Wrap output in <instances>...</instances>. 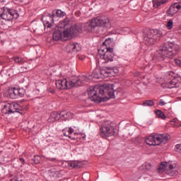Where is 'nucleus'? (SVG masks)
<instances>
[{
	"label": "nucleus",
	"instance_id": "1",
	"mask_svg": "<svg viewBox=\"0 0 181 181\" xmlns=\"http://www.w3.org/2000/svg\"><path fill=\"white\" fill-rule=\"evenodd\" d=\"M114 93V85L90 87L88 91L89 98L94 103H103V101L115 98Z\"/></svg>",
	"mask_w": 181,
	"mask_h": 181
},
{
	"label": "nucleus",
	"instance_id": "2",
	"mask_svg": "<svg viewBox=\"0 0 181 181\" xmlns=\"http://www.w3.org/2000/svg\"><path fill=\"white\" fill-rule=\"evenodd\" d=\"M83 32V25L81 24H76L71 26L62 31V30H56L52 35L53 40H63L66 41L69 39L76 37Z\"/></svg>",
	"mask_w": 181,
	"mask_h": 181
},
{
	"label": "nucleus",
	"instance_id": "3",
	"mask_svg": "<svg viewBox=\"0 0 181 181\" xmlns=\"http://www.w3.org/2000/svg\"><path fill=\"white\" fill-rule=\"evenodd\" d=\"M86 81H87V77L82 75L78 77L72 76L71 78L58 80L55 82V86L58 90H67L69 88H73V87H80V86L86 84Z\"/></svg>",
	"mask_w": 181,
	"mask_h": 181
},
{
	"label": "nucleus",
	"instance_id": "4",
	"mask_svg": "<svg viewBox=\"0 0 181 181\" xmlns=\"http://www.w3.org/2000/svg\"><path fill=\"white\" fill-rule=\"evenodd\" d=\"M180 50L179 46H162L156 55V58L159 62L165 60V62L168 63V59H172L173 56H176Z\"/></svg>",
	"mask_w": 181,
	"mask_h": 181
},
{
	"label": "nucleus",
	"instance_id": "5",
	"mask_svg": "<svg viewBox=\"0 0 181 181\" xmlns=\"http://www.w3.org/2000/svg\"><path fill=\"white\" fill-rule=\"evenodd\" d=\"M108 25H110V18L108 16L96 17L86 23L83 25V29L86 30V32H93L97 26L107 27Z\"/></svg>",
	"mask_w": 181,
	"mask_h": 181
},
{
	"label": "nucleus",
	"instance_id": "6",
	"mask_svg": "<svg viewBox=\"0 0 181 181\" xmlns=\"http://www.w3.org/2000/svg\"><path fill=\"white\" fill-rule=\"evenodd\" d=\"M170 136L168 134H154L146 138L145 142L149 146H158L161 144H166Z\"/></svg>",
	"mask_w": 181,
	"mask_h": 181
},
{
	"label": "nucleus",
	"instance_id": "7",
	"mask_svg": "<svg viewBox=\"0 0 181 181\" xmlns=\"http://www.w3.org/2000/svg\"><path fill=\"white\" fill-rule=\"evenodd\" d=\"M1 112L4 115H11V114H15L16 112L23 114V107L18 103L13 102L4 105L1 109Z\"/></svg>",
	"mask_w": 181,
	"mask_h": 181
},
{
	"label": "nucleus",
	"instance_id": "8",
	"mask_svg": "<svg viewBox=\"0 0 181 181\" xmlns=\"http://www.w3.org/2000/svg\"><path fill=\"white\" fill-rule=\"evenodd\" d=\"M162 33L158 30H148L144 36V40H146V45L148 46H153L156 41L160 39Z\"/></svg>",
	"mask_w": 181,
	"mask_h": 181
},
{
	"label": "nucleus",
	"instance_id": "9",
	"mask_svg": "<svg viewBox=\"0 0 181 181\" xmlns=\"http://www.w3.org/2000/svg\"><path fill=\"white\" fill-rule=\"evenodd\" d=\"M98 52L102 60H105L103 63H108V62H112L113 56L112 52L114 49L111 47L102 46L98 49Z\"/></svg>",
	"mask_w": 181,
	"mask_h": 181
},
{
	"label": "nucleus",
	"instance_id": "10",
	"mask_svg": "<svg viewBox=\"0 0 181 181\" xmlns=\"http://www.w3.org/2000/svg\"><path fill=\"white\" fill-rule=\"evenodd\" d=\"M69 118H73V113L66 111L61 112H53L49 115L48 122H56V121H60V119L66 121V119H69Z\"/></svg>",
	"mask_w": 181,
	"mask_h": 181
},
{
	"label": "nucleus",
	"instance_id": "11",
	"mask_svg": "<svg viewBox=\"0 0 181 181\" xmlns=\"http://www.w3.org/2000/svg\"><path fill=\"white\" fill-rule=\"evenodd\" d=\"M100 135L102 138H108L115 135V131L114 130V127H112V122L106 121L103 123L100 127Z\"/></svg>",
	"mask_w": 181,
	"mask_h": 181
},
{
	"label": "nucleus",
	"instance_id": "12",
	"mask_svg": "<svg viewBox=\"0 0 181 181\" xmlns=\"http://www.w3.org/2000/svg\"><path fill=\"white\" fill-rule=\"evenodd\" d=\"M0 18L4 21H12L13 19H18V18H19V14L14 10L4 7L0 14Z\"/></svg>",
	"mask_w": 181,
	"mask_h": 181
},
{
	"label": "nucleus",
	"instance_id": "13",
	"mask_svg": "<svg viewBox=\"0 0 181 181\" xmlns=\"http://www.w3.org/2000/svg\"><path fill=\"white\" fill-rule=\"evenodd\" d=\"M87 80L85 81V83H87L88 80H93V78H104V77H108V71H107L106 69H100L98 68L95 69L93 71V73L87 77Z\"/></svg>",
	"mask_w": 181,
	"mask_h": 181
},
{
	"label": "nucleus",
	"instance_id": "14",
	"mask_svg": "<svg viewBox=\"0 0 181 181\" xmlns=\"http://www.w3.org/2000/svg\"><path fill=\"white\" fill-rule=\"evenodd\" d=\"M167 78L170 80L168 83L170 84V88H177V87H180L181 83V77L180 76H176L175 75V73L170 72L167 74Z\"/></svg>",
	"mask_w": 181,
	"mask_h": 181
},
{
	"label": "nucleus",
	"instance_id": "15",
	"mask_svg": "<svg viewBox=\"0 0 181 181\" xmlns=\"http://www.w3.org/2000/svg\"><path fill=\"white\" fill-rule=\"evenodd\" d=\"M66 15V13L64 11H62V10H57L56 14L54 13H52V15H49V17L45 18L44 21V26L45 28H50L52 26V22H53L54 16H57L58 18H62V16H64Z\"/></svg>",
	"mask_w": 181,
	"mask_h": 181
},
{
	"label": "nucleus",
	"instance_id": "16",
	"mask_svg": "<svg viewBox=\"0 0 181 181\" xmlns=\"http://www.w3.org/2000/svg\"><path fill=\"white\" fill-rule=\"evenodd\" d=\"M166 173L168 176H177L179 173L177 172L176 164H172L170 163L169 167L166 169Z\"/></svg>",
	"mask_w": 181,
	"mask_h": 181
},
{
	"label": "nucleus",
	"instance_id": "17",
	"mask_svg": "<svg viewBox=\"0 0 181 181\" xmlns=\"http://www.w3.org/2000/svg\"><path fill=\"white\" fill-rule=\"evenodd\" d=\"M179 9H180V8L177 6V4L175 3L170 6L169 9L167 11V13L168 16H173L175 13H177Z\"/></svg>",
	"mask_w": 181,
	"mask_h": 181
},
{
	"label": "nucleus",
	"instance_id": "18",
	"mask_svg": "<svg viewBox=\"0 0 181 181\" xmlns=\"http://www.w3.org/2000/svg\"><path fill=\"white\" fill-rule=\"evenodd\" d=\"M64 136H68L70 139H76V137L73 136L72 134L74 133V129L69 127V129H64L62 130Z\"/></svg>",
	"mask_w": 181,
	"mask_h": 181
},
{
	"label": "nucleus",
	"instance_id": "19",
	"mask_svg": "<svg viewBox=\"0 0 181 181\" xmlns=\"http://www.w3.org/2000/svg\"><path fill=\"white\" fill-rule=\"evenodd\" d=\"M169 165H170V162H162L160 165H158V171L159 173H163V172L169 168Z\"/></svg>",
	"mask_w": 181,
	"mask_h": 181
},
{
	"label": "nucleus",
	"instance_id": "20",
	"mask_svg": "<svg viewBox=\"0 0 181 181\" xmlns=\"http://www.w3.org/2000/svg\"><path fill=\"white\" fill-rule=\"evenodd\" d=\"M69 18H66L64 21H61L57 25L58 30H62V29H64V28H66V26L69 25Z\"/></svg>",
	"mask_w": 181,
	"mask_h": 181
},
{
	"label": "nucleus",
	"instance_id": "21",
	"mask_svg": "<svg viewBox=\"0 0 181 181\" xmlns=\"http://www.w3.org/2000/svg\"><path fill=\"white\" fill-rule=\"evenodd\" d=\"M166 2H168V0H153V5L154 8H159L160 5H163L164 4H166Z\"/></svg>",
	"mask_w": 181,
	"mask_h": 181
},
{
	"label": "nucleus",
	"instance_id": "22",
	"mask_svg": "<svg viewBox=\"0 0 181 181\" xmlns=\"http://www.w3.org/2000/svg\"><path fill=\"white\" fill-rule=\"evenodd\" d=\"M114 43L112 38H107L105 41L103 42V46H111Z\"/></svg>",
	"mask_w": 181,
	"mask_h": 181
},
{
	"label": "nucleus",
	"instance_id": "23",
	"mask_svg": "<svg viewBox=\"0 0 181 181\" xmlns=\"http://www.w3.org/2000/svg\"><path fill=\"white\" fill-rule=\"evenodd\" d=\"M155 104V103H153V100H145L143 102L142 105H144V107H152Z\"/></svg>",
	"mask_w": 181,
	"mask_h": 181
},
{
	"label": "nucleus",
	"instance_id": "24",
	"mask_svg": "<svg viewBox=\"0 0 181 181\" xmlns=\"http://www.w3.org/2000/svg\"><path fill=\"white\" fill-rule=\"evenodd\" d=\"M105 70L106 71H108V76H110V74H111L112 73V71H114V73L117 74L118 73V69L117 68H113V67H105Z\"/></svg>",
	"mask_w": 181,
	"mask_h": 181
},
{
	"label": "nucleus",
	"instance_id": "25",
	"mask_svg": "<svg viewBox=\"0 0 181 181\" xmlns=\"http://www.w3.org/2000/svg\"><path fill=\"white\" fill-rule=\"evenodd\" d=\"M69 166H71V168H74V169H78V168H80V163L78 161H71L69 163Z\"/></svg>",
	"mask_w": 181,
	"mask_h": 181
},
{
	"label": "nucleus",
	"instance_id": "26",
	"mask_svg": "<svg viewBox=\"0 0 181 181\" xmlns=\"http://www.w3.org/2000/svg\"><path fill=\"white\" fill-rule=\"evenodd\" d=\"M15 63H17L18 64H23L25 63V61H23V59H22L20 57H15L14 58Z\"/></svg>",
	"mask_w": 181,
	"mask_h": 181
},
{
	"label": "nucleus",
	"instance_id": "27",
	"mask_svg": "<svg viewBox=\"0 0 181 181\" xmlns=\"http://www.w3.org/2000/svg\"><path fill=\"white\" fill-rule=\"evenodd\" d=\"M156 114L158 117V118H161L162 119H166V116H165V114H163L162 111L157 110L156 112Z\"/></svg>",
	"mask_w": 181,
	"mask_h": 181
},
{
	"label": "nucleus",
	"instance_id": "28",
	"mask_svg": "<svg viewBox=\"0 0 181 181\" xmlns=\"http://www.w3.org/2000/svg\"><path fill=\"white\" fill-rule=\"evenodd\" d=\"M171 125H175V127H181L180 124H179V120L177 119H173V120L170 121Z\"/></svg>",
	"mask_w": 181,
	"mask_h": 181
},
{
	"label": "nucleus",
	"instance_id": "29",
	"mask_svg": "<svg viewBox=\"0 0 181 181\" xmlns=\"http://www.w3.org/2000/svg\"><path fill=\"white\" fill-rule=\"evenodd\" d=\"M33 160L35 165H39V163H40V156H35L33 158Z\"/></svg>",
	"mask_w": 181,
	"mask_h": 181
},
{
	"label": "nucleus",
	"instance_id": "30",
	"mask_svg": "<svg viewBox=\"0 0 181 181\" xmlns=\"http://www.w3.org/2000/svg\"><path fill=\"white\" fill-rule=\"evenodd\" d=\"M167 28L169 30H170V29H172V28H173V20H170L168 23H167Z\"/></svg>",
	"mask_w": 181,
	"mask_h": 181
},
{
	"label": "nucleus",
	"instance_id": "31",
	"mask_svg": "<svg viewBox=\"0 0 181 181\" xmlns=\"http://www.w3.org/2000/svg\"><path fill=\"white\" fill-rule=\"evenodd\" d=\"M25 89L18 88V97H23L25 95Z\"/></svg>",
	"mask_w": 181,
	"mask_h": 181
},
{
	"label": "nucleus",
	"instance_id": "32",
	"mask_svg": "<svg viewBox=\"0 0 181 181\" xmlns=\"http://www.w3.org/2000/svg\"><path fill=\"white\" fill-rule=\"evenodd\" d=\"M175 151L176 152H179L180 153H181V144H177L175 146Z\"/></svg>",
	"mask_w": 181,
	"mask_h": 181
},
{
	"label": "nucleus",
	"instance_id": "33",
	"mask_svg": "<svg viewBox=\"0 0 181 181\" xmlns=\"http://www.w3.org/2000/svg\"><path fill=\"white\" fill-rule=\"evenodd\" d=\"M13 94H14V95H16V97H18V95H19L18 88H13Z\"/></svg>",
	"mask_w": 181,
	"mask_h": 181
},
{
	"label": "nucleus",
	"instance_id": "34",
	"mask_svg": "<svg viewBox=\"0 0 181 181\" xmlns=\"http://www.w3.org/2000/svg\"><path fill=\"white\" fill-rule=\"evenodd\" d=\"M145 168H146V170H151V168H152V165L149 163H146L145 164Z\"/></svg>",
	"mask_w": 181,
	"mask_h": 181
},
{
	"label": "nucleus",
	"instance_id": "35",
	"mask_svg": "<svg viewBox=\"0 0 181 181\" xmlns=\"http://www.w3.org/2000/svg\"><path fill=\"white\" fill-rule=\"evenodd\" d=\"M77 52H78V49H77V46H74L72 47L71 52L74 54H76V53H77Z\"/></svg>",
	"mask_w": 181,
	"mask_h": 181
},
{
	"label": "nucleus",
	"instance_id": "36",
	"mask_svg": "<svg viewBox=\"0 0 181 181\" xmlns=\"http://www.w3.org/2000/svg\"><path fill=\"white\" fill-rule=\"evenodd\" d=\"M174 62L177 66H180L181 67V61L180 59H175Z\"/></svg>",
	"mask_w": 181,
	"mask_h": 181
},
{
	"label": "nucleus",
	"instance_id": "37",
	"mask_svg": "<svg viewBox=\"0 0 181 181\" xmlns=\"http://www.w3.org/2000/svg\"><path fill=\"white\" fill-rule=\"evenodd\" d=\"M47 160L50 162H57V159H56V158H48Z\"/></svg>",
	"mask_w": 181,
	"mask_h": 181
},
{
	"label": "nucleus",
	"instance_id": "38",
	"mask_svg": "<svg viewBox=\"0 0 181 181\" xmlns=\"http://www.w3.org/2000/svg\"><path fill=\"white\" fill-rule=\"evenodd\" d=\"M47 91L49 93H51L52 94H54V89L52 88H47Z\"/></svg>",
	"mask_w": 181,
	"mask_h": 181
},
{
	"label": "nucleus",
	"instance_id": "39",
	"mask_svg": "<svg viewBox=\"0 0 181 181\" xmlns=\"http://www.w3.org/2000/svg\"><path fill=\"white\" fill-rule=\"evenodd\" d=\"M159 104H160V105H165L166 104V103H165V101H163V100H160Z\"/></svg>",
	"mask_w": 181,
	"mask_h": 181
},
{
	"label": "nucleus",
	"instance_id": "40",
	"mask_svg": "<svg viewBox=\"0 0 181 181\" xmlns=\"http://www.w3.org/2000/svg\"><path fill=\"white\" fill-rule=\"evenodd\" d=\"M175 4H177V6L181 8V0H177V2Z\"/></svg>",
	"mask_w": 181,
	"mask_h": 181
},
{
	"label": "nucleus",
	"instance_id": "41",
	"mask_svg": "<svg viewBox=\"0 0 181 181\" xmlns=\"http://www.w3.org/2000/svg\"><path fill=\"white\" fill-rule=\"evenodd\" d=\"M10 181H18V178H16V177L11 178V179L10 180Z\"/></svg>",
	"mask_w": 181,
	"mask_h": 181
},
{
	"label": "nucleus",
	"instance_id": "42",
	"mask_svg": "<svg viewBox=\"0 0 181 181\" xmlns=\"http://www.w3.org/2000/svg\"><path fill=\"white\" fill-rule=\"evenodd\" d=\"M20 162H21V163H25V159L20 158Z\"/></svg>",
	"mask_w": 181,
	"mask_h": 181
},
{
	"label": "nucleus",
	"instance_id": "43",
	"mask_svg": "<svg viewBox=\"0 0 181 181\" xmlns=\"http://www.w3.org/2000/svg\"><path fill=\"white\" fill-rule=\"evenodd\" d=\"M77 45H78V43H77V42H73V43L71 44V46H77Z\"/></svg>",
	"mask_w": 181,
	"mask_h": 181
},
{
	"label": "nucleus",
	"instance_id": "44",
	"mask_svg": "<svg viewBox=\"0 0 181 181\" xmlns=\"http://www.w3.org/2000/svg\"><path fill=\"white\" fill-rule=\"evenodd\" d=\"M170 45H173V46H175L176 44H175V42H170L168 44V46H170Z\"/></svg>",
	"mask_w": 181,
	"mask_h": 181
},
{
	"label": "nucleus",
	"instance_id": "45",
	"mask_svg": "<svg viewBox=\"0 0 181 181\" xmlns=\"http://www.w3.org/2000/svg\"><path fill=\"white\" fill-rule=\"evenodd\" d=\"M116 33H117L118 35H119V33H121V32H119V30H117Z\"/></svg>",
	"mask_w": 181,
	"mask_h": 181
},
{
	"label": "nucleus",
	"instance_id": "46",
	"mask_svg": "<svg viewBox=\"0 0 181 181\" xmlns=\"http://www.w3.org/2000/svg\"><path fill=\"white\" fill-rule=\"evenodd\" d=\"M179 100H181V96L180 97H178Z\"/></svg>",
	"mask_w": 181,
	"mask_h": 181
},
{
	"label": "nucleus",
	"instance_id": "47",
	"mask_svg": "<svg viewBox=\"0 0 181 181\" xmlns=\"http://www.w3.org/2000/svg\"><path fill=\"white\" fill-rule=\"evenodd\" d=\"M81 60H83V58H79Z\"/></svg>",
	"mask_w": 181,
	"mask_h": 181
}]
</instances>
